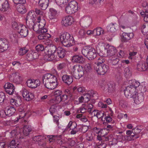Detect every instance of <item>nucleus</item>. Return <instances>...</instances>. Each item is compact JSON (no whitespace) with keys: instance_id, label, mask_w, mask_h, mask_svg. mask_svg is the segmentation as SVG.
<instances>
[{"instance_id":"obj_1","label":"nucleus","mask_w":148,"mask_h":148,"mask_svg":"<svg viewBox=\"0 0 148 148\" xmlns=\"http://www.w3.org/2000/svg\"><path fill=\"white\" fill-rule=\"evenodd\" d=\"M56 52L57 56L60 58H64L66 54L65 50L61 47L56 48L55 46H52L48 49L44 56L45 59L51 61L55 59L54 53Z\"/></svg>"},{"instance_id":"obj_2","label":"nucleus","mask_w":148,"mask_h":148,"mask_svg":"<svg viewBox=\"0 0 148 148\" xmlns=\"http://www.w3.org/2000/svg\"><path fill=\"white\" fill-rule=\"evenodd\" d=\"M42 80L45 87L50 90L54 89L58 85L57 77L52 74H45L42 76Z\"/></svg>"},{"instance_id":"obj_3","label":"nucleus","mask_w":148,"mask_h":148,"mask_svg":"<svg viewBox=\"0 0 148 148\" xmlns=\"http://www.w3.org/2000/svg\"><path fill=\"white\" fill-rule=\"evenodd\" d=\"M60 41L65 47H69L72 45L74 39L72 36L67 32H64L60 36Z\"/></svg>"},{"instance_id":"obj_4","label":"nucleus","mask_w":148,"mask_h":148,"mask_svg":"<svg viewBox=\"0 0 148 148\" xmlns=\"http://www.w3.org/2000/svg\"><path fill=\"white\" fill-rule=\"evenodd\" d=\"M84 72L82 66L76 65L72 69L71 74L75 78L79 79L84 75Z\"/></svg>"},{"instance_id":"obj_5","label":"nucleus","mask_w":148,"mask_h":148,"mask_svg":"<svg viewBox=\"0 0 148 148\" xmlns=\"http://www.w3.org/2000/svg\"><path fill=\"white\" fill-rule=\"evenodd\" d=\"M81 7L78 3L75 1H71L69 4V5L65 8L66 12L71 14L76 12L77 10L80 9Z\"/></svg>"},{"instance_id":"obj_6","label":"nucleus","mask_w":148,"mask_h":148,"mask_svg":"<svg viewBox=\"0 0 148 148\" xmlns=\"http://www.w3.org/2000/svg\"><path fill=\"white\" fill-rule=\"evenodd\" d=\"M100 85L103 90L108 93H112L115 91V84L113 82L108 84L106 81H102L100 83Z\"/></svg>"},{"instance_id":"obj_7","label":"nucleus","mask_w":148,"mask_h":148,"mask_svg":"<svg viewBox=\"0 0 148 148\" xmlns=\"http://www.w3.org/2000/svg\"><path fill=\"white\" fill-rule=\"evenodd\" d=\"M138 84L136 86L135 84L130 85L126 87L124 90V93L126 97L127 98H132L133 93L136 91V88L140 85V83L138 82Z\"/></svg>"},{"instance_id":"obj_8","label":"nucleus","mask_w":148,"mask_h":148,"mask_svg":"<svg viewBox=\"0 0 148 148\" xmlns=\"http://www.w3.org/2000/svg\"><path fill=\"white\" fill-rule=\"evenodd\" d=\"M36 16L32 12H29L27 14L26 18V23L29 28L32 29L33 28L35 21Z\"/></svg>"},{"instance_id":"obj_9","label":"nucleus","mask_w":148,"mask_h":148,"mask_svg":"<svg viewBox=\"0 0 148 148\" xmlns=\"http://www.w3.org/2000/svg\"><path fill=\"white\" fill-rule=\"evenodd\" d=\"M94 69L98 74L104 75L109 69V67L106 64H103L99 66H94Z\"/></svg>"},{"instance_id":"obj_10","label":"nucleus","mask_w":148,"mask_h":148,"mask_svg":"<svg viewBox=\"0 0 148 148\" xmlns=\"http://www.w3.org/2000/svg\"><path fill=\"white\" fill-rule=\"evenodd\" d=\"M132 98L134 103L137 104H139L143 101V94L142 93L138 94L135 90L133 93Z\"/></svg>"},{"instance_id":"obj_11","label":"nucleus","mask_w":148,"mask_h":148,"mask_svg":"<svg viewBox=\"0 0 148 148\" xmlns=\"http://www.w3.org/2000/svg\"><path fill=\"white\" fill-rule=\"evenodd\" d=\"M46 137H45L41 136H35L33 138L34 140L38 142V144L40 147V148H43L46 147V143L45 139Z\"/></svg>"},{"instance_id":"obj_12","label":"nucleus","mask_w":148,"mask_h":148,"mask_svg":"<svg viewBox=\"0 0 148 148\" xmlns=\"http://www.w3.org/2000/svg\"><path fill=\"white\" fill-rule=\"evenodd\" d=\"M15 111V109L13 107L10 106L7 108L6 111L1 112L0 116L1 117H5V115L11 116L14 113Z\"/></svg>"},{"instance_id":"obj_13","label":"nucleus","mask_w":148,"mask_h":148,"mask_svg":"<svg viewBox=\"0 0 148 148\" xmlns=\"http://www.w3.org/2000/svg\"><path fill=\"white\" fill-rule=\"evenodd\" d=\"M5 92L10 95H12L15 92V87L12 84L8 82L4 86Z\"/></svg>"},{"instance_id":"obj_14","label":"nucleus","mask_w":148,"mask_h":148,"mask_svg":"<svg viewBox=\"0 0 148 148\" xmlns=\"http://www.w3.org/2000/svg\"><path fill=\"white\" fill-rule=\"evenodd\" d=\"M41 17V16H38L37 18V21L34 23V25L32 29L35 32L38 31V32L40 29L42 28L43 27H44L45 25L46 22L45 19H43V23L42 25H40V23Z\"/></svg>"},{"instance_id":"obj_15","label":"nucleus","mask_w":148,"mask_h":148,"mask_svg":"<svg viewBox=\"0 0 148 148\" xmlns=\"http://www.w3.org/2000/svg\"><path fill=\"white\" fill-rule=\"evenodd\" d=\"M10 9L9 4L7 0H0V10L3 12Z\"/></svg>"},{"instance_id":"obj_16","label":"nucleus","mask_w":148,"mask_h":148,"mask_svg":"<svg viewBox=\"0 0 148 148\" xmlns=\"http://www.w3.org/2000/svg\"><path fill=\"white\" fill-rule=\"evenodd\" d=\"M39 81L38 80L29 79L26 82L27 86L32 88H35L40 85Z\"/></svg>"},{"instance_id":"obj_17","label":"nucleus","mask_w":148,"mask_h":148,"mask_svg":"<svg viewBox=\"0 0 148 148\" xmlns=\"http://www.w3.org/2000/svg\"><path fill=\"white\" fill-rule=\"evenodd\" d=\"M73 22V18L70 16L64 17L62 21V24L66 27L71 25Z\"/></svg>"},{"instance_id":"obj_18","label":"nucleus","mask_w":148,"mask_h":148,"mask_svg":"<svg viewBox=\"0 0 148 148\" xmlns=\"http://www.w3.org/2000/svg\"><path fill=\"white\" fill-rule=\"evenodd\" d=\"M105 50H106L107 55L110 56H115L117 52L116 48L112 46L107 45Z\"/></svg>"},{"instance_id":"obj_19","label":"nucleus","mask_w":148,"mask_h":148,"mask_svg":"<svg viewBox=\"0 0 148 148\" xmlns=\"http://www.w3.org/2000/svg\"><path fill=\"white\" fill-rule=\"evenodd\" d=\"M17 32L22 37H26L28 34V30L27 28L24 25H22Z\"/></svg>"},{"instance_id":"obj_20","label":"nucleus","mask_w":148,"mask_h":148,"mask_svg":"<svg viewBox=\"0 0 148 148\" xmlns=\"http://www.w3.org/2000/svg\"><path fill=\"white\" fill-rule=\"evenodd\" d=\"M134 36L133 33H126L123 32L121 36V41L122 42H126L130 40Z\"/></svg>"},{"instance_id":"obj_21","label":"nucleus","mask_w":148,"mask_h":148,"mask_svg":"<svg viewBox=\"0 0 148 148\" xmlns=\"http://www.w3.org/2000/svg\"><path fill=\"white\" fill-rule=\"evenodd\" d=\"M13 76L10 77L11 80H12L14 83L18 84H19L22 81V78L20 75L14 74Z\"/></svg>"},{"instance_id":"obj_22","label":"nucleus","mask_w":148,"mask_h":148,"mask_svg":"<svg viewBox=\"0 0 148 148\" xmlns=\"http://www.w3.org/2000/svg\"><path fill=\"white\" fill-rule=\"evenodd\" d=\"M85 60V58L82 56L76 55L73 56L72 60L73 62L83 63Z\"/></svg>"},{"instance_id":"obj_23","label":"nucleus","mask_w":148,"mask_h":148,"mask_svg":"<svg viewBox=\"0 0 148 148\" xmlns=\"http://www.w3.org/2000/svg\"><path fill=\"white\" fill-rule=\"evenodd\" d=\"M89 50L87 58L89 60H92L96 57L97 55V51L94 48H92L90 49Z\"/></svg>"},{"instance_id":"obj_24","label":"nucleus","mask_w":148,"mask_h":148,"mask_svg":"<svg viewBox=\"0 0 148 148\" xmlns=\"http://www.w3.org/2000/svg\"><path fill=\"white\" fill-rule=\"evenodd\" d=\"M23 133L24 135L25 136H28L30 132L32 130V127L31 125L28 124L25 125L23 128Z\"/></svg>"},{"instance_id":"obj_25","label":"nucleus","mask_w":148,"mask_h":148,"mask_svg":"<svg viewBox=\"0 0 148 148\" xmlns=\"http://www.w3.org/2000/svg\"><path fill=\"white\" fill-rule=\"evenodd\" d=\"M96 94V92L93 90L88 91V93L84 95L85 101L87 102L88 101L91 97H94Z\"/></svg>"},{"instance_id":"obj_26","label":"nucleus","mask_w":148,"mask_h":148,"mask_svg":"<svg viewBox=\"0 0 148 148\" xmlns=\"http://www.w3.org/2000/svg\"><path fill=\"white\" fill-rule=\"evenodd\" d=\"M137 68L138 71H142L148 69V66L145 62H140L137 64Z\"/></svg>"},{"instance_id":"obj_27","label":"nucleus","mask_w":148,"mask_h":148,"mask_svg":"<svg viewBox=\"0 0 148 148\" xmlns=\"http://www.w3.org/2000/svg\"><path fill=\"white\" fill-rule=\"evenodd\" d=\"M119 61L118 57L116 56H112L108 60L109 64L111 65H115L118 64Z\"/></svg>"},{"instance_id":"obj_28","label":"nucleus","mask_w":148,"mask_h":148,"mask_svg":"<svg viewBox=\"0 0 148 148\" xmlns=\"http://www.w3.org/2000/svg\"><path fill=\"white\" fill-rule=\"evenodd\" d=\"M63 82L68 85L70 84L73 82L72 77L67 75H64L62 77Z\"/></svg>"},{"instance_id":"obj_29","label":"nucleus","mask_w":148,"mask_h":148,"mask_svg":"<svg viewBox=\"0 0 148 148\" xmlns=\"http://www.w3.org/2000/svg\"><path fill=\"white\" fill-rule=\"evenodd\" d=\"M39 6L42 10H45L49 4V0H40L39 2Z\"/></svg>"},{"instance_id":"obj_30","label":"nucleus","mask_w":148,"mask_h":148,"mask_svg":"<svg viewBox=\"0 0 148 148\" xmlns=\"http://www.w3.org/2000/svg\"><path fill=\"white\" fill-rule=\"evenodd\" d=\"M8 48V43L0 39V52H3L7 50Z\"/></svg>"},{"instance_id":"obj_31","label":"nucleus","mask_w":148,"mask_h":148,"mask_svg":"<svg viewBox=\"0 0 148 148\" xmlns=\"http://www.w3.org/2000/svg\"><path fill=\"white\" fill-rule=\"evenodd\" d=\"M51 12L50 14L49 15V18L51 20L54 19V21H56V15L57 14V12L55 9L51 8L50 9Z\"/></svg>"},{"instance_id":"obj_32","label":"nucleus","mask_w":148,"mask_h":148,"mask_svg":"<svg viewBox=\"0 0 148 148\" xmlns=\"http://www.w3.org/2000/svg\"><path fill=\"white\" fill-rule=\"evenodd\" d=\"M19 143L15 140H12L7 146V148H18Z\"/></svg>"},{"instance_id":"obj_33","label":"nucleus","mask_w":148,"mask_h":148,"mask_svg":"<svg viewBox=\"0 0 148 148\" xmlns=\"http://www.w3.org/2000/svg\"><path fill=\"white\" fill-rule=\"evenodd\" d=\"M123 73L126 78L130 77L132 75L131 68L128 67L125 68L124 69Z\"/></svg>"},{"instance_id":"obj_34","label":"nucleus","mask_w":148,"mask_h":148,"mask_svg":"<svg viewBox=\"0 0 148 148\" xmlns=\"http://www.w3.org/2000/svg\"><path fill=\"white\" fill-rule=\"evenodd\" d=\"M82 21L85 25H89L92 22V19L89 16L84 17L82 19Z\"/></svg>"},{"instance_id":"obj_35","label":"nucleus","mask_w":148,"mask_h":148,"mask_svg":"<svg viewBox=\"0 0 148 148\" xmlns=\"http://www.w3.org/2000/svg\"><path fill=\"white\" fill-rule=\"evenodd\" d=\"M104 30L103 29L100 27H98L93 30L94 36H99L102 34H103Z\"/></svg>"},{"instance_id":"obj_36","label":"nucleus","mask_w":148,"mask_h":148,"mask_svg":"<svg viewBox=\"0 0 148 148\" xmlns=\"http://www.w3.org/2000/svg\"><path fill=\"white\" fill-rule=\"evenodd\" d=\"M23 4H21L19 5L17 8L18 11L22 14L25 13L26 11L25 7Z\"/></svg>"},{"instance_id":"obj_37","label":"nucleus","mask_w":148,"mask_h":148,"mask_svg":"<svg viewBox=\"0 0 148 148\" xmlns=\"http://www.w3.org/2000/svg\"><path fill=\"white\" fill-rule=\"evenodd\" d=\"M51 35L48 33H45V34H41L39 35L38 37V38L40 40H42L43 39L47 40V39L50 38Z\"/></svg>"},{"instance_id":"obj_38","label":"nucleus","mask_w":148,"mask_h":148,"mask_svg":"<svg viewBox=\"0 0 148 148\" xmlns=\"http://www.w3.org/2000/svg\"><path fill=\"white\" fill-rule=\"evenodd\" d=\"M55 1L58 5L62 7L66 5L69 0H55Z\"/></svg>"},{"instance_id":"obj_39","label":"nucleus","mask_w":148,"mask_h":148,"mask_svg":"<svg viewBox=\"0 0 148 148\" xmlns=\"http://www.w3.org/2000/svg\"><path fill=\"white\" fill-rule=\"evenodd\" d=\"M141 126L136 127L132 130V134L134 135L135 137H136L137 135L141 131L142 129Z\"/></svg>"},{"instance_id":"obj_40","label":"nucleus","mask_w":148,"mask_h":148,"mask_svg":"<svg viewBox=\"0 0 148 148\" xmlns=\"http://www.w3.org/2000/svg\"><path fill=\"white\" fill-rule=\"evenodd\" d=\"M28 51L27 48L23 47L20 48L18 51V54L20 56H22L25 54Z\"/></svg>"},{"instance_id":"obj_41","label":"nucleus","mask_w":148,"mask_h":148,"mask_svg":"<svg viewBox=\"0 0 148 148\" xmlns=\"http://www.w3.org/2000/svg\"><path fill=\"white\" fill-rule=\"evenodd\" d=\"M22 25L20 24H18L15 21H13L12 23V28L17 32L19 28L22 26Z\"/></svg>"},{"instance_id":"obj_42","label":"nucleus","mask_w":148,"mask_h":148,"mask_svg":"<svg viewBox=\"0 0 148 148\" xmlns=\"http://www.w3.org/2000/svg\"><path fill=\"white\" fill-rule=\"evenodd\" d=\"M105 58L102 57H100L97 60V63H95V66H100L101 64H104L103 63L105 62Z\"/></svg>"},{"instance_id":"obj_43","label":"nucleus","mask_w":148,"mask_h":148,"mask_svg":"<svg viewBox=\"0 0 148 148\" xmlns=\"http://www.w3.org/2000/svg\"><path fill=\"white\" fill-rule=\"evenodd\" d=\"M107 29L108 32H114L116 31V29L114 27V24L112 23L110 25L107 26Z\"/></svg>"},{"instance_id":"obj_44","label":"nucleus","mask_w":148,"mask_h":148,"mask_svg":"<svg viewBox=\"0 0 148 148\" xmlns=\"http://www.w3.org/2000/svg\"><path fill=\"white\" fill-rule=\"evenodd\" d=\"M87 109L86 108V106L85 104H83L77 110V112L78 113H84L86 112Z\"/></svg>"},{"instance_id":"obj_45","label":"nucleus","mask_w":148,"mask_h":148,"mask_svg":"<svg viewBox=\"0 0 148 148\" xmlns=\"http://www.w3.org/2000/svg\"><path fill=\"white\" fill-rule=\"evenodd\" d=\"M96 113L97 114L96 116L98 118H101L102 120H103V118L105 116L106 114L103 111L98 110H97Z\"/></svg>"},{"instance_id":"obj_46","label":"nucleus","mask_w":148,"mask_h":148,"mask_svg":"<svg viewBox=\"0 0 148 148\" xmlns=\"http://www.w3.org/2000/svg\"><path fill=\"white\" fill-rule=\"evenodd\" d=\"M139 137V136L135 137L134 135L132 134L126 136H125L124 138L125 140L130 141L132 140H134L135 139H136Z\"/></svg>"},{"instance_id":"obj_47","label":"nucleus","mask_w":148,"mask_h":148,"mask_svg":"<svg viewBox=\"0 0 148 148\" xmlns=\"http://www.w3.org/2000/svg\"><path fill=\"white\" fill-rule=\"evenodd\" d=\"M104 118V121L106 120V121L108 123L111 122V124H114V120L112 121V118L110 116L108 115L107 116L106 114Z\"/></svg>"},{"instance_id":"obj_48","label":"nucleus","mask_w":148,"mask_h":148,"mask_svg":"<svg viewBox=\"0 0 148 148\" xmlns=\"http://www.w3.org/2000/svg\"><path fill=\"white\" fill-rule=\"evenodd\" d=\"M35 12L36 14L41 16H43L45 15V13L41 8L40 9L37 8H36Z\"/></svg>"},{"instance_id":"obj_49","label":"nucleus","mask_w":148,"mask_h":148,"mask_svg":"<svg viewBox=\"0 0 148 148\" xmlns=\"http://www.w3.org/2000/svg\"><path fill=\"white\" fill-rule=\"evenodd\" d=\"M86 32L84 29H81L78 32V37L79 38H84L86 37Z\"/></svg>"},{"instance_id":"obj_50","label":"nucleus","mask_w":148,"mask_h":148,"mask_svg":"<svg viewBox=\"0 0 148 148\" xmlns=\"http://www.w3.org/2000/svg\"><path fill=\"white\" fill-rule=\"evenodd\" d=\"M76 117L77 118H81L80 119L81 121L84 122H85L88 121V119L86 117L82 114H77L76 116Z\"/></svg>"},{"instance_id":"obj_51","label":"nucleus","mask_w":148,"mask_h":148,"mask_svg":"<svg viewBox=\"0 0 148 148\" xmlns=\"http://www.w3.org/2000/svg\"><path fill=\"white\" fill-rule=\"evenodd\" d=\"M49 111L51 115H53V114L57 112V106L56 105L51 106L49 109Z\"/></svg>"},{"instance_id":"obj_52","label":"nucleus","mask_w":148,"mask_h":148,"mask_svg":"<svg viewBox=\"0 0 148 148\" xmlns=\"http://www.w3.org/2000/svg\"><path fill=\"white\" fill-rule=\"evenodd\" d=\"M84 68L85 72L87 73H88L91 71L92 69L91 65L89 63L86 64L85 65Z\"/></svg>"},{"instance_id":"obj_53","label":"nucleus","mask_w":148,"mask_h":148,"mask_svg":"<svg viewBox=\"0 0 148 148\" xmlns=\"http://www.w3.org/2000/svg\"><path fill=\"white\" fill-rule=\"evenodd\" d=\"M94 130L95 131V132L97 134L98 133L99 135H101L102 134H103L106 130V129H100L97 127H95L94 128Z\"/></svg>"},{"instance_id":"obj_54","label":"nucleus","mask_w":148,"mask_h":148,"mask_svg":"<svg viewBox=\"0 0 148 148\" xmlns=\"http://www.w3.org/2000/svg\"><path fill=\"white\" fill-rule=\"evenodd\" d=\"M86 139L89 141H92L93 138L92 134L90 132H88L86 134Z\"/></svg>"},{"instance_id":"obj_55","label":"nucleus","mask_w":148,"mask_h":148,"mask_svg":"<svg viewBox=\"0 0 148 148\" xmlns=\"http://www.w3.org/2000/svg\"><path fill=\"white\" fill-rule=\"evenodd\" d=\"M90 49L87 47L84 48L82 51V53L86 56V58L87 57V55L88 54Z\"/></svg>"},{"instance_id":"obj_56","label":"nucleus","mask_w":148,"mask_h":148,"mask_svg":"<svg viewBox=\"0 0 148 148\" xmlns=\"http://www.w3.org/2000/svg\"><path fill=\"white\" fill-rule=\"evenodd\" d=\"M118 143V140L115 138H112V139L109 142V145L110 146L115 145Z\"/></svg>"},{"instance_id":"obj_57","label":"nucleus","mask_w":148,"mask_h":148,"mask_svg":"<svg viewBox=\"0 0 148 148\" xmlns=\"http://www.w3.org/2000/svg\"><path fill=\"white\" fill-rule=\"evenodd\" d=\"M36 51L38 52L43 51L44 50V46L41 44L38 45L35 47Z\"/></svg>"},{"instance_id":"obj_58","label":"nucleus","mask_w":148,"mask_h":148,"mask_svg":"<svg viewBox=\"0 0 148 148\" xmlns=\"http://www.w3.org/2000/svg\"><path fill=\"white\" fill-rule=\"evenodd\" d=\"M88 130V127L86 126H81L79 128V131L83 133L86 132Z\"/></svg>"},{"instance_id":"obj_59","label":"nucleus","mask_w":148,"mask_h":148,"mask_svg":"<svg viewBox=\"0 0 148 148\" xmlns=\"http://www.w3.org/2000/svg\"><path fill=\"white\" fill-rule=\"evenodd\" d=\"M119 105L123 108H125L127 107V102L125 100L122 99L120 101Z\"/></svg>"},{"instance_id":"obj_60","label":"nucleus","mask_w":148,"mask_h":148,"mask_svg":"<svg viewBox=\"0 0 148 148\" xmlns=\"http://www.w3.org/2000/svg\"><path fill=\"white\" fill-rule=\"evenodd\" d=\"M34 98L33 94L31 93H29L25 98H24L27 101H29L33 99Z\"/></svg>"},{"instance_id":"obj_61","label":"nucleus","mask_w":148,"mask_h":148,"mask_svg":"<svg viewBox=\"0 0 148 148\" xmlns=\"http://www.w3.org/2000/svg\"><path fill=\"white\" fill-rule=\"evenodd\" d=\"M66 67V64L64 63H62L58 64L57 66L58 70H60L64 69Z\"/></svg>"},{"instance_id":"obj_62","label":"nucleus","mask_w":148,"mask_h":148,"mask_svg":"<svg viewBox=\"0 0 148 148\" xmlns=\"http://www.w3.org/2000/svg\"><path fill=\"white\" fill-rule=\"evenodd\" d=\"M22 141L23 142V144L24 146H27L30 145L31 143L30 140L29 139L25 140L23 138H22Z\"/></svg>"},{"instance_id":"obj_63","label":"nucleus","mask_w":148,"mask_h":148,"mask_svg":"<svg viewBox=\"0 0 148 148\" xmlns=\"http://www.w3.org/2000/svg\"><path fill=\"white\" fill-rule=\"evenodd\" d=\"M14 3L16 4H24L26 3L25 0H13Z\"/></svg>"},{"instance_id":"obj_64","label":"nucleus","mask_w":148,"mask_h":148,"mask_svg":"<svg viewBox=\"0 0 148 148\" xmlns=\"http://www.w3.org/2000/svg\"><path fill=\"white\" fill-rule=\"evenodd\" d=\"M30 93L25 88H23L22 89V95L24 99L26 97L27 95Z\"/></svg>"}]
</instances>
